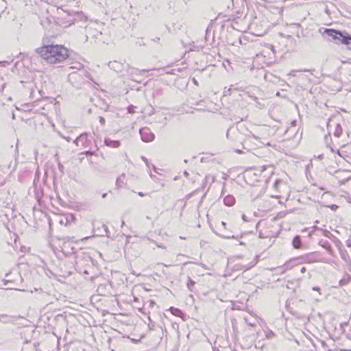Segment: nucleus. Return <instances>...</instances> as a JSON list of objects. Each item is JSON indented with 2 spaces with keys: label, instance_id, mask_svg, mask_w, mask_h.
<instances>
[{
  "label": "nucleus",
  "instance_id": "f257e3e1",
  "mask_svg": "<svg viewBox=\"0 0 351 351\" xmlns=\"http://www.w3.org/2000/svg\"><path fill=\"white\" fill-rule=\"evenodd\" d=\"M36 52L51 64L61 63L69 57V51L63 45H44L36 49Z\"/></svg>",
  "mask_w": 351,
  "mask_h": 351
},
{
  "label": "nucleus",
  "instance_id": "f03ea898",
  "mask_svg": "<svg viewBox=\"0 0 351 351\" xmlns=\"http://www.w3.org/2000/svg\"><path fill=\"white\" fill-rule=\"evenodd\" d=\"M324 34L331 38L337 44L351 45V36L346 32H341L334 29H325Z\"/></svg>",
  "mask_w": 351,
  "mask_h": 351
},
{
  "label": "nucleus",
  "instance_id": "7ed1b4c3",
  "mask_svg": "<svg viewBox=\"0 0 351 351\" xmlns=\"http://www.w3.org/2000/svg\"><path fill=\"white\" fill-rule=\"evenodd\" d=\"M239 132L245 137L243 142V147L244 149H246L245 145H249V142L251 141L252 139H254L256 141H260V138L258 136L254 135L251 131H249L242 125H239Z\"/></svg>",
  "mask_w": 351,
  "mask_h": 351
},
{
  "label": "nucleus",
  "instance_id": "20e7f679",
  "mask_svg": "<svg viewBox=\"0 0 351 351\" xmlns=\"http://www.w3.org/2000/svg\"><path fill=\"white\" fill-rule=\"evenodd\" d=\"M139 132L143 141L151 142L154 140V133L150 128L147 127L142 128Z\"/></svg>",
  "mask_w": 351,
  "mask_h": 351
},
{
  "label": "nucleus",
  "instance_id": "39448f33",
  "mask_svg": "<svg viewBox=\"0 0 351 351\" xmlns=\"http://www.w3.org/2000/svg\"><path fill=\"white\" fill-rule=\"evenodd\" d=\"M317 254V252H312V253L306 254L304 256L299 257L297 259L300 260L301 263H313L319 262V260L315 258V256Z\"/></svg>",
  "mask_w": 351,
  "mask_h": 351
},
{
  "label": "nucleus",
  "instance_id": "423d86ee",
  "mask_svg": "<svg viewBox=\"0 0 351 351\" xmlns=\"http://www.w3.org/2000/svg\"><path fill=\"white\" fill-rule=\"evenodd\" d=\"M17 320V317L14 315L0 313V323L7 324H12Z\"/></svg>",
  "mask_w": 351,
  "mask_h": 351
},
{
  "label": "nucleus",
  "instance_id": "0eeeda50",
  "mask_svg": "<svg viewBox=\"0 0 351 351\" xmlns=\"http://www.w3.org/2000/svg\"><path fill=\"white\" fill-rule=\"evenodd\" d=\"M88 136L86 133L80 134L74 141V143L76 144V145H81L85 147L88 146Z\"/></svg>",
  "mask_w": 351,
  "mask_h": 351
},
{
  "label": "nucleus",
  "instance_id": "6e6552de",
  "mask_svg": "<svg viewBox=\"0 0 351 351\" xmlns=\"http://www.w3.org/2000/svg\"><path fill=\"white\" fill-rule=\"evenodd\" d=\"M104 143L106 146H108V147H110L112 148H117L120 146V141L112 140L109 138H107L104 140Z\"/></svg>",
  "mask_w": 351,
  "mask_h": 351
},
{
  "label": "nucleus",
  "instance_id": "1a4fd4ad",
  "mask_svg": "<svg viewBox=\"0 0 351 351\" xmlns=\"http://www.w3.org/2000/svg\"><path fill=\"white\" fill-rule=\"evenodd\" d=\"M320 246H322V247H324V249H326L327 250V252L331 254L332 252V246L330 243V242L327 240H320L319 241V243H318Z\"/></svg>",
  "mask_w": 351,
  "mask_h": 351
},
{
  "label": "nucleus",
  "instance_id": "9d476101",
  "mask_svg": "<svg viewBox=\"0 0 351 351\" xmlns=\"http://www.w3.org/2000/svg\"><path fill=\"white\" fill-rule=\"evenodd\" d=\"M351 281V276L350 275H349L348 274H345L342 278V279H341L339 281V287H343V286H346L347 285H348Z\"/></svg>",
  "mask_w": 351,
  "mask_h": 351
},
{
  "label": "nucleus",
  "instance_id": "9b49d317",
  "mask_svg": "<svg viewBox=\"0 0 351 351\" xmlns=\"http://www.w3.org/2000/svg\"><path fill=\"white\" fill-rule=\"evenodd\" d=\"M292 245L295 249H300L302 247V240L301 237L299 235H296L294 237Z\"/></svg>",
  "mask_w": 351,
  "mask_h": 351
},
{
  "label": "nucleus",
  "instance_id": "f8f14e48",
  "mask_svg": "<svg viewBox=\"0 0 351 351\" xmlns=\"http://www.w3.org/2000/svg\"><path fill=\"white\" fill-rule=\"evenodd\" d=\"M223 202L226 206H232L235 202V199L234 196L228 195L224 197Z\"/></svg>",
  "mask_w": 351,
  "mask_h": 351
},
{
  "label": "nucleus",
  "instance_id": "ddd939ff",
  "mask_svg": "<svg viewBox=\"0 0 351 351\" xmlns=\"http://www.w3.org/2000/svg\"><path fill=\"white\" fill-rule=\"evenodd\" d=\"M169 311H171V313L177 316V317H182L184 316V313L183 312L180 310L179 308H175V307H171L169 308Z\"/></svg>",
  "mask_w": 351,
  "mask_h": 351
},
{
  "label": "nucleus",
  "instance_id": "4468645a",
  "mask_svg": "<svg viewBox=\"0 0 351 351\" xmlns=\"http://www.w3.org/2000/svg\"><path fill=\"white\" fill-rule=\"evenodd\" d=\"M108 66L111 69L114 71H118L121 69V64L118 63L117 61L110 62L108 63Z\"/></svg>",
  "mask_w": 351,
  "mask_h": 351
},
{
  "label": "nucleus",
  "instance_id": "2eb2a0df",
  "mask_svg": "<svg viewBox=\"0 0 351 351\" xmlns=\"http://www.w3.org/2000/svg\"><path fill=\"white\" fill-rule=\"evenodd\" d=\"M124 178H125V174L123 173L121 176H120L119 177L117 178V180H116V185L118 186V187H121L122 184H123V182H124Z\"/></svg>",
  "mask_w": 351,
  "mask_h": 351
},
{
  "label": "nucleus",
  "instance_id": "dca6fc26",
  "mask_svg": "<svg viewBox=\"0 0 351 351\" xmlns=\"http://www.w3.org/2000/svg\"><path fill=\"white\" fill-rule=\"evenodd\" d=\"M195 282L193 281L192 279L189 278L188 282H187V287L190 291H193V289L195 287Z\"/></svg>",
  "mask_w": 351,
  "mask_h": 351
},
{
  "label": "nucleus",
  "instance_id": "f3484780",
  "mask_svg": "<svg viewBox=\"0 0 351 351\" xmlns=\"http://www.w3.org/2000/svg\"><path fill=\"white\" fill-rule=\"evenodd\" d=\"M219 236L221 238H224V239H234V235H232L229 232H224L223 234H219Z\"/></svg>",
  "mask_w": 351,
  "mask_h": 351
},
{
  "label": "nucleus",
  "instance_id": "a211bd4d",
  "mask_svg": "<svg viewBox=\"0 0 351 351\" xmlns=\"http://www.w3.org/2000/svg\"><path fill=\"white\" fill-rule=\"evenodd\" d=\"M341 132H342V129H341L340 125L337 124L336 130H335L334 134H335V136L339 137L341 134Z\"/></svg>",
  "mask_w": 351,
  "mask_h": 351
},
{
  "label": "nucleus",
  "instance_id": "6ab92c4d",
  "mask_svg": "<svg viewBox=\"0 0 351 351\" xmlns=\"http://www.w3.org/2000/svg\"><path fill=\"white\" fill-rule=\"evenodd\" d=\"M258 258H259L258 256H256L254 260L252 262H251L250 265L247 269L254 267L257 263Z\"/></svg>",
  "mask_w": 351,
  "mask_h": 351
},
{
  "label": "nucleus",
  "instance_id": "aec40b11",
  "mask_svg": "<svg viewBox=\"0 0 351 351\" xmlns=\"http://www.w3.org/2000/svg\"><path fill=\"white\" fill-rule=\"evenodd\" d=\"M134 108H135V107H134V106H128V112H129V113H131V114L134 113Z\"/></svg>",
  "mask_w": 351,
  "mask_h": 351
},
{
  "label": "nucleus",
  "instance_id": "412c9836",
  "mask_svg": "<svg viewBox=\"0 0 351 351\" xmlns=\"http://www.w3.org/2000/svg\"><path fill=\"white\" fill-rule=\"evenodd\" d=\"M141 159L145 162L147 167H149V162H148L147 158H145V156H141Z\"/></svg>",
  "mask_w": 351,
  "mask_h": 351
},
{
  "label": "nucleus",
  "instance_id": "4be33fe9",
  "mask_svg": "<svg viewBox=\"0 0 351 351\" xmlns=\"http://www.w3.org/2000/svg\"><path fill=\"white\" fill-rule=\"evenodd\" d=\"M99 123L102 125L105 124V119L103 117H99Z\"/></svg>",
  "mask_w": 351,
  "mask_h": 351
},
{
  "label": "nucleus",
  "instance_id": "5701e85b",
  "mask_svg": "<svg viewBox=\"0 0 351 351\" xmlns=\"http://www.w3.org/2000/svg\"><path fill=\"white\" fill-rule=\"evenodd\" d=\"M208 34H209V28L207 27L206 30V35H205V39L207 40H208Z\"/></svg>",
  "mask_w": 351,
  "mask_h": 351
},
{
  "label": "nucleus",
  "instance_id": "b1692460",
  "mask_svg": "<svg viewBox=\"0 0 351 351\" xmlns=\"http://www.w3.org/2000/svg\"><path fill=\"white\" fill-rule=\"evenodd\" d=\"M330 208L333 210H336L337 208H338V206L335 205V204H332L330 206Z\"/></svg>",
  "mask_w": 351,
  "mask_h": 351
},
{
  "label": "nucleus",
  "instance_id": "393cba45",
  "mask_svg": "<svg viewBox=\"0 0 351 351\" xmlns=\"http://www.w3.org/2000/svg\"><path fill=\"white\" fill-rule=\"evenodd\" d=\"M306 267H302V268L300 269V272H301V273H302V274L305 273V272H306Z\"/></svg>",
  "mask_w": 351,
  "mask_h": 351
},
{
  "label": "nucleus",
  "instance_id": "a878e982",
  "mask_svg": "<svg viewBox=\"0 0 351 351\" xmlns=\"http://www.w3.org/2000/svg\"><path fill=\"white\" fill-rule=\"evenodd\" d=\"M230 134H231V131H230V130H228L226 133V136L228 138H230Z\"/></svg>",
  "mask_w": 351,
  "mask_h": 351
},
{
  "label": "nucleus",
  "instance_id": "bb28decb",
  "mask_svg": "<svg viewBox=\"0 0 351 351\" xmlns=\"http://www.w3.org/2000/svg\"><path fill=\"white\" fill-rule=\"evenodd\" d=\"M280 183V182L279 181H276V182H275V183H274V186L275 188H277V187H278V184H279Z\"/></svg>",
  "mask_w": 351,
  "mask_h": 351
},
{
  "label": "nucleus",
  "instance_id": "cd10ccee",
  "mask_svg": "<svg viewBox=\"0 0 351 351\" xmlns=\"http://www.w3.org/2000/svg\"><path fill=\"white\" fill-rule=\"evenodd\" d=\"M272 197H274L276 199H280L281 198V196L280 195H271Z\"/></svg>",
  "mask_w": 351,
  "mask_h": 351
},
{
  "label": "nucleus",
  "instance_id": "c85d7f7f",
  "mask_svg": "<svg viewBox=\"0 0 351 351\" xmlns=\"http://www.w3.org/2000/svg\"><path fill=\"white\" fill-rule=\"evenodd\" d=\"M295 71H292L289 73V75H291V76H295Z\"/></svg>",
  "mask_w": 351,
  "mask_h": 351
},
{
  "label": "nucleus",
  "instance_id": "c756f323",
  "mask_svg": "<svg viewBox=\"0 0 351 351\" xmlns=\"http://www.w3.org/2000/svg\"><path fill=\"white\" fill-rule=\"evenodd\" d=\"M221 226H223L224 228H226V223L223 221L221 222Z\"/></svg>",
  "mask_w": 351,
  "mask_h": 351
},
{
  "label": "nucleus",
  "instance_id": "7c9ffc66",
  "mask_svg": "<svg viewBox=\"0 0 351 351\" xmlns=\"http://www.w3.org/2000/svg\"><path fill=\"white\" fill-rule=\"evenodd\" d=\"M234 152L237 153H239V154H241L242 152L240 149H235Z\"/></svg>",
  "mask_w": 351,
  "mask_h": 351
},
{
  "label": "nucleus",
  "instance_id": "2f4dec72",
  "mask_svg": "<svg viewBox=\"0 0 351 351\" xmlns=\"http://www.w3.org/2000/svg\"><path fill=\"white\" fill-rule=\"evenodd\" d=\"M184 175L186 177H187V176H189V173H188L187 171H185L184 172Z\"/></svg>",
  "mask_w": 351,
  "mask_h": 351
},
{
  "label": "nucleus",
  "instance_id": "473e14b6",
  "mask_svg": "<svg viewBox=\"0 0 351 351\" xmlns=\"http://www.w3.org/2000/svg\"><path fill=\"white\" fill-rule=\"evenodd\" d=\"M107 195V193H104V194H102L101 197L102 198H105Z\"/></svg>",
  "mask_w": 351,
  "mask_h": 351
},
{
  "label": "nucleus",
  "instance_id": "72a5a7b5",
  "mask_svg": "<svg viewBox=\"0 0 351 351\" xmlns=\"http://www.w3.org/2000/svg\"><path fill=\"white\" fill-rule=\"evenodd\" d=\"M313 290H315V291H318V290H319V287H313Z\"/></svg>",
  "mask_w": 351,
  "mask_h": 351
},
{
  "label": "nucleus",
  "instance_id": "f704fd0d",
  "mask_svg": "<svg viewBox=\"0 0 351 351\" xmlns=\"http://www.w3.org/2000/svg\"><path fill=\"white\" fill-rule=\"evenodd\" d=\"M138 194L139 196H141V197L144 196V194L142 192H139Z\"/></svg>",
  "mask_w": 351,
  "mask_h": 351
},
{
  "label": "nucleus",
  "instance_id": "c9c22d12",
  "mask_svg": "<svg viewBox=\"0 0 351 351\" xmlns=\"http://www.w3.org/2000/svg\"><path fill=\"white\" fill-rule=\"evenodd\" d=\"M295 123H296V121H294L291 122V125H292L293 126H295Z\"/></svg>",
  "mask_w": 351,
  "mask_h": 351
},
{
  "label": "nucleus",
  "instance_id": "e433bc0d",
  "mask_svg": "<svg viewBox=\"0 0 351 351\" xmlns=\"http://www.w3.org/2000/svg\"><path fill=\"white\" fill-rule=\"evenodd\" d=\"M59 169H60V170H62V169H63V166H62V165H59Z\"/></svg>",
  "mask_w": 351,
  "mask_h": 351
},
{
  "label": "nucleus",
  "instance_id": "4c0bfd02",
  "mask_svg": "<svg viewBox=\"0 0 351 351\" xmlns=\"http://www.w3.org/2000/svg\"><path fill=\"white\" fill-rule=\"evenodd\" d=\"M40 24H41L43 27H45L44 21H41Z\"/></svg>",
  "mask_w": 351,
  "mask_h": 351
},
{
  "label": "nucleus",
  "instance_id": "58836bf2",
  "mask_svg": "<svg viewBox=\"0 0 351 351\" xmlns=\"http://www.w3.org/2000/svg\"><path fill=\"white\" fill-rule=\"evenodd\" d=\"M66 140L69 142L71 141V138L69 137L66 138Z\"/></svg>",
  "mask_w": 351,
  "mask_h": 351
},
{
  "label": "nucleus",
  "instance_id": "ea45409f",
  "mask_svg": "<svg viewBox=\"0 0 351 351\" xmlns=\"http://www.w3.org/2000/svg\"><path fill=\"white\" fill-rule=\"evenodd\" d=\"M60 223H61V224H64V221H63V220H60Z\"/></svg>",
  "mask_w": 351,
  "mask_h": 351
},
{
  "label": "nucleus",
  "instance_id": "a19ab883",
  "mask_svg": "<svg viewBox=\"0 0 351 351\" xmlns=\"http://www.w3.org/2000/svg\"><path fill=\"white\" fill-rule=\"evenodd\" d=\"M193 82H194V84H197V82L195 79H193Z\"/></svg>",
  "mask_w": 351,
  "mask_h": 351
},
{
  "label": "nucleus",
  "instance_id": "79ce46f5",
  "mask_svg": "<svg viewBox=\"0 0 351 351\" xmlns=\"http://www.w3.org/2000/svg\"><path fill=\"white\" fill-rule=\"evenodd\" d=\"M10 164H11V162ZM6 168H7V169H9L10 168V165H8Z\"/></svg>",
  "mask_w": 351,
  "mask_h": 351
},
{
  "label": "nucleus",
  "instance_id": "37998d69",
  "mask_svg": "<svg viewBox=\"0 0 351 351\" xmlns=\"http://www.w3.org/2000/svg\"><path fill=\"white\" fill-rule=\"evenodd\" d=\"M242 217H243V219L245 221H246V219H245V215H243Z\"/></svg>",
  "mask_w": 351,
  "mask_h": 351
},
{
  "label": "nucleus",
  "instance_id": "c03bdc74",
  "mask_svg": "<svg viewBox=\"0 0 351 351\" xmlns=\"http://www.w3.org/2000/svg\"><path fill=\"white\" fill-rule=\"evenodd\" d=\"M91 153L90 152H86V155H90Z\"/></svg>",
  "mask_w": 351,
  "mask_h": 351
},
{
  "label": "nucleus",
  "instance_id": "a18cd8bd",
  "mask_svg": "<svg viewBox=\"0 0 351 351\" xmlns=\"http://www.w3.org/2000/svg\"><path fill=\"white\" fill-rule=\"evenodd\" d=\"M319 158H322L323 157V154H321L318 156Z\"/></svg>",
  "mask_w": 351,
  "mask_h": 351
},
{
  "label": "nucleus",
  "instance_id": "49530a36",
  "mask_svg": "<svg viewBox=\"0 0 351 351\" xmlns=\"http://www.w3.org/2000/svg\"><path fill=\"white\" fill-rule=\"evenodd\" d=\"M348 12L351 15V10H348Z\"/></svg>",
  "mask_w": 351,
  "mask_h": 351
},
{
  "label": "nucleus",
  "instance_id": "de8ad7c7",
  "mask_svg": "<svg viewBox=\"0 0 351 351\" xmlns=\"http://www.w3.org/2000/svg\"><path fill=\"white\" fill-rule=\"evenodd\" d=\"M303 71H304V72H307V71H308V70H307V69H304V70H303Z\"/></svg>",
  "mask_w": 351,
  "mask_h": 351
},
{
  "label": "nucleus",
  "instance_id": "09e8293b",
  "mask_svg": "<svg viewBox=\"0 0 351 351\" xmlns=\"http://www.w3.org/2000/svg\"><path fill=\"white\" fill-rule=\"evenodd\" d=\"M5 168V167H3V166L1 167L2 170H4Z\"/></svg>",
  "mask_w": 351,
  "mask_h": 351
},
{
  "label": "nucleus",
  "instance_id": "8fccbe9b",
  "mask_svg": "<svg viewBox=\"0 0 351 351\" xmlns=\"http://www.w3.org/2000/svg\"><path fill=\"white\" fill-rule=\"evenodd\" d=\"M68 220H69V219H68V218L66 217V223H67Z\"/></svg>",
  "mask_w": 351,
  "mask_h": 351
},
{
  "label": "nucleus",
  "instance_id": "3c124183",
  "mask_svg": "<svg viewBox=\"0 0 351 351\" xmlns=\"http://www.w3.org/2000/svg\"><path fill=\"white\" fill-rule=\"evenodd\" d=\"M239 245H243V242H240Z\"/></svg>",
  "mask_w": 351,
  "mask_h": 351
},
{
  "label": "nucleus",
  "instance_id": "603ef678",
  "mask_svg": "<svg viewBox=\"0 0 351 351\" xmlns=\"http://www.w3.org/2000/svg\"><path fill=\"white\" fill-rule=\"evenodd\" d=\"M337 154H338L339 155H340V152H339V150H337Z\"/></svg>",
  "mask_w": 351,
  "mask_h": 351
},
{
  "label": "nucleus",
  "instance_id": "864d4df0",
  "mask_svg": "<svg viewBox=\"0 0 351 351\" xmlns=\"http://www.w3.org/2000/svg\"><path fill=\"white\" fill-rule=\"evenodd\" d=\"M158 246L159 247H163L162 245H158Z\"/></svg>",
  "mask_w": 351,
  "mask_h": 351
},
{
  "label": "nucleus",
  "instance_id": "5fc2aeb1",
  "mask_svg": "<svg viewBox=\"0 0 351 351\" xmlns=\"http://www.w3.org/2000/svg\"><path fill=\"white\" fill-rule=\"evenodd\" d=\"M322 343L323 345L326 344L324 341H322Z\"/></svg>",
  "mask_w": 351,
  "mask_h": 351
}]
</instances>
